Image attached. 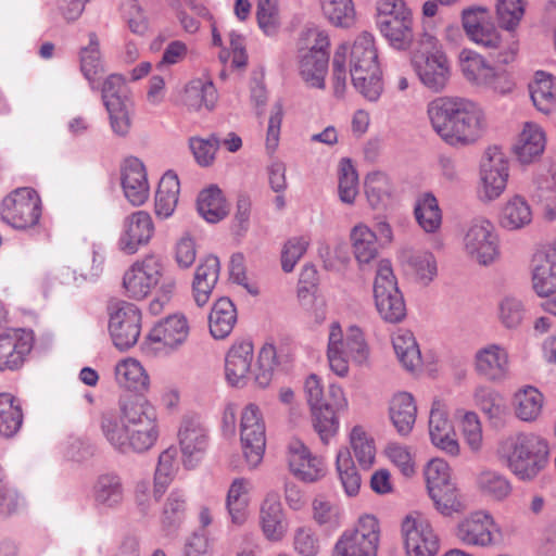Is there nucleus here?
<instances>
[{
	"instance_id": "nucleus-56",
	"label": "nucleus",
	"mask_w": 556,
	"mask_h": 556,
	"mask_svg": "<svg viewBox=\"0 0 556 556\" xmlns=\"http://www.w3.org/2000/svg\"><path fill=\"white\" fill-rule=\"evenodd\" d=\"M350 442L358 465L367 470L375 463L376 447L372 438L361 426H355L350 434Z\"/></svg>"
},
{
	"instance_id": "nucleus-19",
	"label": "nucleus",
	"mask_w": 556,
	"mask_h": 556,
	"mask_svg": "<svg viewBox=\"0 0 556 556\" xmlns=\"http://www.w3.org/2000/svg\"><path fill=\"white\" fill-rule=\"evenodd\" d=\"M178 442L185 468L192 469L203 458L207 445V430L199 417L187 415L182 418L178 429Z\"/></svg>"
},
{
	"instance_id": "nucleus-1",
	"label": "nucleus",
	"mask_w": 556,
	"mask_h": 556,
	"mask_svg": "<svg viewBox=\"0 0 556 556\" xmlns=\"http://www.w3.org/2000/svg\"><path fill=\"white\" fill-rule=\"evenodd\" d=\"M100 429L112 448L124 455L149 451L160 437L156 409L142 394L121 396L118 412L101 414Z\"/></svg>"
},
{
	"instance_id": "nucleus-26",
	"label": "nucleus",
	"mask_w": 556,
	"mask_h": 556,
	"mask_svg": "<svg viewBox=\"0 0 556 556\" xmlns=\"http://www.w3.org/2000/svg\"><path fill=\"white\" fill-rule=\"evenodd\" d=\"M122 187L125 198L134 206L142 205L149 198V184L143 163L128 157L122 167Z\"/></svg>"
},
{
	"instance_id": "nucleus-31",
	"label": "nucleus",
	"mask_w": 556,
	"mask_h": 556,
	"mask_svg": "<svg viewBox=\"0 0 556 556\" xmlns=\"http://www.w3.org/2000/svg\"><path fill=\"white\" fill-rule=\"evenodd\" d=\"M124 493L122 478L114 472L98 476L92 485V500L99 508L118 507L124 501Z\"/></svg>"
},
{
	"instance_id": "nucleus-39",
	"label": "nucleus",
	"mask_w": 556,
	"mask_h": 556,
	"mask_svg": "<svg viewBox=\"0 0 556 556\" xmlns=\"http://www.w3.org/2000/svg\"><path fill=\"white\" fill-rule=\"evenodd\" d=\"M473 396L477 406L489 418L491 425L495 428L504 427L507 406L502 395L488 387H478Z\"/></svg>"
},
{
	"instance_id": "nucleus-6",
	"label": "nucleus",
	"mask_w": 556,
	"mask_h": 556,
	"mask_svg": "<svg viewBox=\"0 0 556 556\" xmlns=\"http://www.w3.org/2000/svg\"><path fill=\"white\" fill-rule=\"evenodd\" d=\"M419 47L412 59L419 80L434 92L442 91L450 79L451 66L439 40L425 33L420 37Z\"/></svg>"
},
{
	"instance_id": "nucleus-57",
	"label": "nucleus",
	"mask_w": 556,
	"mask_h": 556,
	"mask_svg": "<svg viewBox=\"0 0 556 556\" xmlns=\"http://www.w3.org/2000/svg\"><path fill=\"white\" fill-rule=\"evenodd\" d=\"M111 130L118 137H126L131 128V117L134 113L132 100L125 102H113L104 106Z\"/></svg>"
},
{
	"instance_id": "nucleus-12",
	"label": "nucleus",
	"mask_w": 556,
	"mask_h": 556,
	"mask_svg": "<svg viewBox=\"0 0 556 556\" xmlns=\"http://www.w3.org/2000/svg\"><path fill=\"white\" fill-rule=\"evenodd\" d=\"M240 440L248 466L257 467L265 452L266 430L263 414L253 403L248 404L241 413Z\"/></svg>"
},
{
	"instance_id": "nucleus-34",
	"label": "nucleus",
	"mask_w": 556,
	"mask_h": 556,
	"mask_svg": "<svg viewBox=\"0 0 556 556\" xmlns=\"http://www.w3.org/2000/svg\"><path fill=\"white\" fill-rule=\"evenodd\" d=\"M116 383L136 394H142L148 390L149 376L141 364L134 358H126L118 362L114 370Z\"/></svg>"
},
{
	"instance_id": "nucleus-54",
	"label": "nucleus",
	"mask_w": 556,
	"mask_h": 556,
	"mask_svg": "<svg viewBox=\"0 0 556 556\" xmlns=\"http://www.w3.org/2000/svg\"><path fill=\"white\" fill-rule=\"evenodd\" d=\"M337 471L345 493L354 496L361 488V476L356 470L349 448H341L336 459Z\"/></svg>"
},
{
	"instance_id": "nucleus-13",
	"label": "nucleus",
	"mask_w": 556,
	"mask_h": 556,
	"mask_svg": "<svg viewBox=\"0 0 556 556\" xmlns=\"http://www.w3.org/2000/svg\"><path fill=\"white\" fill-rule=\"evenodd\" d=\"M109 332L114 345L121 350L134 346L141 331V312L132 303L119 301L109 307Z\"/></svg>"
},
{
	"instance_id": "nucleus-16",
	"label": "nucleus",
	"mask_w": 556,
	"mask_h": 556,
	"mask_svg": "<svg viewBox=\"0 0 556 556\" xmlns=\"http://www.w3.org/2000/svg\"><path fill=\"white\" fill-rule=\"evenodd\" d=\"M402 534L407 556H435L440 542L430 521L419 513L406 516Z\"/></svg>"
},
{
	"instance_id": "nucleus-20",
	"label": "nucleus",
	"mask_w": 556,
	"mask_h": 556,
	"mask_svg": "<svg viewBox=\"0 0 556 556\" xmlns=\"http://www.w3.org/2000/svg\"><path fill=\"white\" fill-rule=\"evenodd\" d=\"M34 345L31 330L11 329L0 334V371L20 369Z\"/></svg>"
},
{
	"instance_id": "nucleus-28",
	"label": "nucleus",
	"mask_w": 556,
	"mask_h": 556,
	"mask_svg": "<svg viewBox=\"0 0 556 556\" xmlns=\"http://www.w3.org/2000/svg\"><path fill=\"white\" fill-rule=\"evenodd\" d=\"M507 36L509 38L504 42L495 27L486 23L469 38L477 45L493 50L492 56L497 63L508 64L515 60L518 45L510 33Z\"/></svg>"
},
{
	"instance_id": "nucleus-23",
	"label": "nucleus",
	"mask_w": 556,
	"mask_h": 556,
	"mask_svg": "<svg viewBox=\"0 0 556 556\" xmlns=\"http://www.w3.org/2000/svg\"><path fill=\"white\" fill-rule=\"evenodd\" d=\"M475 369L488 381H502L509 372V356L507 350L496 343H490L479 349L475 354Z\"/></svg>"
},
{
	"instance_id": "nucleus-37",
	"label": "nucleus",
	"mask_w": 556,
	"mask_h": 556,
	"mask_svg": "<svg viewBox=\"0 0 556 556\" xmlns=\"http://www.w3.org/2000/svg\"><path fill=\"white\" fill-rule=\"evenodd\" d=\"M217 98V90L211 80L195 78L190 80L185 88L184 103L188 109L194 111L212 110Z\"/></svg>"
},
{
	"instance_id": "nucleus-3",
	"label": "nucleus",
	"mask_w": 556,
	"mask_h": 556,
	"mask_svg": "<svg viewBox=\"0 0 556 556\" xmlns=\"http://www.w3.org/2000/svg\"><path fill=\"white\" fill-rule=\"evenodd\" d=\"M433 130L451 146L473 142L481 130L483 113L471 100L440 97L427 110Z\"/></svg>"
},
{
	"instance_id": "nucleus-10",
	"label": "nucleus",
	"mask_w": 556,
	"mask_h": 556,
	"mask_svg": "<svg viewBox=\"0 0 556 556\" xmlns=\"http://www.w3.org/2000/svg\"><path fill=\"white\" fill-rule=\"evenodd\" d=\"M463 243L468 257L480 265L492 264L500 254L496 229L491 220L482 216L466 224Z\"/></svg>"
},
{
	"instance_id": "nucleus-25",
	"label": "nucleus",
	"mask_w": 556,
	"mask_h": 556,
	"mask_svg": "<svg viewBox=\"0 0 556 556\" xmlns=\"http://www.w3.org/2000/svg\"><path fill=\"white\" fill-rule=\"evenodd\" d=\"M189 334V325L184 315L175 314L159 321L149 332L148 341L154 350L175 349L182 344Z\"/></svg>"
},
{
	"instance_id": "nucleus-47",
	"label": "nucleus",
	"mask_w": 556,
	"mask_h": 556,
	"mask_svg": "<svg viewBox=\"0 0 556 556\" xmlns=\"http://www.w3.org/2000/svg\"><path fill=\"white\" fill-rule=\"evenodd\" d=\"M199 214L208 223L222 220L228 213V206L217 186H211L200 192L198 197Z\"/></svg>"
},
{
	"instance_id": "nucleus-59",
	"label": "nucleus",
	"mask_w": 556,
	"mask_h": 556,
	"mask_svg": "<svg viewBox=\"0 0 556 556\" xmlns=\"http://www.w3.org/2000/svg\"><path fill=\"white\" fill-rule=\"evenodd\" d=\"M313 515L315 521L327 530H334L342 522V509L323 496L314 500Z\"/></svg>"
},
{
	"instance_id": "nucleus-48",
	"label": "nucleus",
	"mask_w": 556,
	"mask_h": 556,
	"mask_svg": "<svg viewBox=\"0 0 556 556\" xmlns=\"http://www.w3.org/2000/svg\"><path fill=\"white\" fill-rule=\"evenodd\" d=\"M187 507L186 494L182 490L174 489L163 507L161 515L162 529L166 533H173L177 530L185 518Z\"/></svg>"
},
{
	"instance_id": "nucleus-11",
	"label": "nucleus",
	"mask_w": 556,
	"mask_h": 556,
	"mask_svg": "<svg viewBox=\"0 0 556 556\" xmlns=\"http://www.w3.org/2000/svg\"><path fill=\"white\" fill-rule=\"evenodd\" d=\"M41 216V201L31 188H18L3 199L1 218L15 229L36 226Z\"/></svg>"
},
{
	"instance_id": "nucleus-44",
	"label": "nucleus",
	"mask_w": 556,
	"mask_h": 556,
	"mask_svg": "<svg viewBox=\"0 0 556 556\" xmlns=\"http://www.w3.org/2000/svg\"><path fill=\"white\" fill-rule=\"evenodd\" d=\"M392 344L399 361L405 369L413 371L420 366V351L410 331L405 329L397 330L392 336Z\"/></svg>"
},
{
	"instance_id": "nucleus-30",
	"label": "nucleus",
	"mask_w": 556,
	"mask_h": 556,
	"mask_svg": "<svg viewBox=\"0 0 556 556\" xmlns=\"http://www.w3.org/2000/svg\"><path fill=\"white\" fill-rule=\"evenodd\" d=\"M260 519L263 533L270 541H279L285 532L286 525L280 502V495L276 491H269L262 505Z\"/></svg>"
},
{
	"instance_id": "nucleus-9",
	"label": "nucleus",
	"mask_w": 556,
	"mask_h": 556,
	"mask_svg": "<svg viewBox=\"0 0 556 556\" xmlns=\"http://www.w3.org/2000/svg\"><path fill=\"white\" fill-rule=\"evenodd\" d=\"M374 298L380 316L389 323H399L406 315L403 295L397 287L396 278L390 261L378 263L374 282Z\"/></svg>"
},
{
	"instance_id": "nucleus-42",
	"label": "nucleus",
	"mask_w": 556,
	"mask_h": 556,
	"mask_svg": "<svg viewBox=\"0 0 556 556\" xmlns=\"http://www.w3.org/2000/svg\"><path fill=\"white\" fill-rule=\"evenodd\" d=\"M532 220V211L528 202L520 195L509 199L500 213V225L507 230H518Z\"/></svg>"
},
{
	"instance_id": "nucleus-43",
	"label": "nucleus",
	"mask_w": 556,
	"mask_h": 556,
	"mask_svg": "<svg viewBox=\"0 0 556 556\" xmlns=\"http://www.w3.org/2000/svg\"><path fill=\"white\" fill-rule=\"evenodd\" d=\"M351 242L355 258L361 264H367L378 254L377 233L367 225L361 223L351 230Z\"/></svg>"
},
{
	"instance_id": "nucleus-32",
	"label": "nucleus",
	"mask_w": 556,
	"mask_h": 556,
	"mask_svg": "<svg viewBox=\"0 0 556 556\" xmlns=\"http://www.w3.org/2000/svg\"><path fill=\"white\" fill-rule=\"evenodd\" d=\"M402 263L407 275L421 286H428L438 275L434 255L429 251H405Z\"/></svg>"
},
{
	"instance_id": "nucleus-53",
	"label": "nucleus",
	"mask_w": 556,
	"mask_h": 556,
	"mask_svg": "<svg viewBox=\"0 0 556 556\" xmlns=\"http://www.w3.org/2000/svg\"><path fill=\"white\" fill-rule=\"evenodd\" d=\"M326 18L337 27L348 28L355 22V8L352 0H319Z\"/></svg>"
},
{
	"instance_id": "nucleus-17",
	"label": "nucleus",
	"mask_w": 556,
	"mask_h": 556,
	"mask_svg": "<svg viewBox=\"0 0 556 556\" xmlns=\"http://www.w3.org/2000/svg\"><path fill=\"white\" fill-rule=\"evenodd\" d=\"M508 175V160L503 150L498 147L488 148L480 165V199L482 201L497 199L506 188Z\"/></svg>"
},
{
	"instance_id": "nucleus-14",
	"label": "nucleus",
	"mask_w": 556,
	"mask_h": 556,
	"mask_svg": "<svg viewBox=\"0 0 556 556\" xmlns=\"http://www.w3.org/2000/svg\"><path fill=\"white\" fill-rule=\"evenodd\" d=\"M456 539L466 546L490 547L502 536L494 518L484 510H478L460 519L455 528Z\"/></svg>"
},
{
	"instance_id": "nucleus-8",
	"label": "nucleus",
	"mask_w": 556,
	"mask_h": 556,
	"mask_svg": "<svg viewBox=\"0 0 556 556\" xmlns=\"http://www.w3.org/2000/svg\"><path fill=\"white\" fill-rule=\"evenodd\" d=\"M305 37L309 47L300 51V76L308 87L324 89L329 67V37L319 29H308Z\"/></svg>"
},
{
	"instance_id": "nucleus-33",
	"label": "nucleus",
	"mask_w": 556,
	"mask_h": 556,
	"mask_svg": "<svg viewBox=\"0 0 556 556\" xmlns=\"http://www.w3.org/2000/svg\"><path fill=\"white\" fill-rule=\"evenodd\" d=\"M545 148V135L542 128L533 123H526L516 143L514 152L517 159L523 163H531L540 156Z\"/></svg>"
},
{
	"instance_id": "nucleus-35",
	"label": "nucleus",
	"mask_w": 556,
	"mask_h": 556,
	"mask_svg": "<svg viewBox=\"0 0 556 556\" xmlns=\"http://www.w3.org/2000/svg\"><path fill=\"white\" fill-rule=\"evenodd\" d=\"M237 323V309L228 298L218 299L208 315L210 332L215 339L227 338Z\"/></svg>"
},
{
	"instance_id": "nucleus-55",
	"label": "nucleus",
	"mask_w": 556,
	"mask_h": 556,
	"mask_svg": "<svg viewBox=\"0 0 556 556\" xmlns=\"http://www.w3.org/2000/svg\"><path fill=\"white\" fill-rule=\"evenodd\" d=\"M516 415L522 421H533L541 414L543 406L542 393L533 388L528 387L515 395Z\"/></svg>"
},
{
	"instance_id": "nucleus-15",
	"label": "nucleus",
	"mask_w": 556,
	"mask_h": 556,
	"mask_svg": "<svg viewBox=\"0 0 556 556\" xmlns=\"http://www.w3.org/2000/svg\"><path fill=\"white\" fill-rule=\"evenodd\" d=\"M304 391L311 406L314 429L320 441L328 444L338 432L339 421L330 409L320 379L316 375H311L305 381Z\"/></svg>"
},
{
	"instance_id": "nucleus-7",
	"label": "nucleus",
	"mask_w": 556,
	"mask_h": 556,
	"mask_svg": "<svg viewBox=\"0 0 556 556\" xmlns=\"http://www.w3.org/2000/svg\"><path fill=\"white\" fill-rule=\"evenodd\" d=\"M377 27L389 43L406 50L413 42V16L404 0L377 1Z\"/></svg>"
},
{
	"instance_id": "nucleus-63",
	"label": "nucleus",
	"mask_w": 556,
	"mask_h": 556,
	"mask_svg": "<svg viewBox=\"0 0 556 556\" xmlns=\"http://www.w3.org/2000/svg\"><path fill=\"white\" fill-rule=\"evenodd\" d=\"M309 243L311 239L307 236H295L286 241L281 250V267L285 273H291L294 269Z\"/></svg>"
},
{
	"instance_id": "nucleus-29",
	"label": "nucleus",
	"mask_w": 556,
	"mask_h": 556,
	"mask_svg": "<svg viewBox=\"0 0 556 556\" xmlns=\"http://www.w3.org/2000/svg\"><path fill=\"white\" fill-rule=\"evenodd\" d=\"M253 358V344L250 341L235 343L225 359V375L233 387L245 384Z\"/></svg>"
},
{
	"instance_id": "nucleus-38",
	"label": "nucleus",
	"mask_w": 556,
	"mask_h": 556,
	"mask_svg": "<svg viewBox=\"0 0 556 556\" xmlns=\"http://www.w3.org/2000/svg\"><path fill=\"white\" fill-rule=\"evenodd\" d=\"M180 191L178 176L173 172H166L160 179L155 194V213L162 218H167L174 213Z\"/></svg>"
},
{
	"instance_id": "nucleus-46",
	"label": "nucleus",
	"mask_w": 556,
	"mask_h": 556,
	"mask_svg": "<svg viewBox=\"0 0 556 556\" xmlns=\"http://www.w3.org/2000/svg\"><path fill=\"white\" fill-rule=\"evenodd\" d=\"M414 214L418 225L428 233L435 232L441 226L442 213L437 198L430 192L418 197Z\"/></svg>"
},
{
	"instance_id": "nucleus-60",
	"label": "nucleus",
	"mask_w": 556,
	"mask_h": 556,
	"mask_svg": "<svg viewBox=\"0 0 556 556\" xmlns=\"http://www.w3.org/2000/svg\"><path fill=\"white\" fill-rule=\"evenodd\" d=\"M365 193L371 207H379L391 193L388 176L382 172H372L366 176Z\"/></svg>"
},
{
	"instance_id": "nucleus-5",
	"label": "nucleus",
	"mask_w": 556,
	"mask_h": 556,
	"mask_svg": "<svg viewBox=\"0 0 556 556\" xmlns=\"http://www.w3.org/2000/svg\"><path fill=\"white\" fill-rule=\"evenodd\" d=\"M369 349L363 331L357 326H350L343 332L341 325L333 321L329 327L327 358L330 369L339 377L349 374V362L363 364L367 361Z\"/></svg>"
},
{
	"instance_id": "nucleus-62",
	"label": "nucleus",
	"mask_w": 556,
	"mask_h": 556,
	"mask_svg": "<svg viewBox=\"0 0 556 556\" xmlns=\"http://www.w3.org/2000/svg\"><path fill=\"white\" fill-rule=\"evenodd\" d=\"M358 193V176L350 160L340 162L339 197L346 204H352Z\"/></svg>"
},
{
	"instance_id": "nucleus-22",
	"label": "nucleus",
	"mask_w": 556,
	"mask_h": 556,
	"mask_svg": "<svg viewBox=\"0 0 556 556\" xmlns=\"http://www.w3.org/2000/svg\"><path fill=\"white\" fill-rule=\"evenodd\" d=\"M154 232L152 217L144 211H137L125 218L118 239V248L125 254H135L148 244Z\"/></svg>"
},
{
	"instance_id": "nucleus-41",
	"label": "nucleus",
	"mask_w": 556,
	"mask_h": 556,
	"mask_svg": "<svg viewBox=\"0 0 556 556\" xmlns=\"http://www.w3.org/2000/svg\"><path fill=\"white\" fill-rule=\"evenodd\" d=\"M24 414L20 402L10 393H0V435L15 437L22 428Z\"/></svg>"
},
{
	"instance_id": "nucleus-51",
	"label": "nucleus",
	"mask_w": 556,
	"mask_h": 556,
	"mask_svg": "<svg viewBox=\"0 0 556 556\" xmlns=\"http://www.w3.org/2000/svg\"><path fill=\"white\" fill-rule=\"evenodd\" d=\"M80 70L89 81L92 90L98 89L97 76L103 72V63L100 56L99 41L96 34L89 35V45L80 51Z\"/></svg>"
},
{
	"instance_id": "nucleus-52",
	"label": "nucleus",
	"mask_w": 556,
	"mask_h": 556,
	"mask_svg": "<svg viewBox=\"0 0 556 556\" xmlns=\"http://www.w3.org/2000/svg\"><path fill=\"white\" fill-rule=\"evenodd\" d=\"M173 7L182 29L188 34L197 33L200 28L199 17L208 15L207 9L200 0H173Z\"/></svg>"
},
{
	"instance_id": "nucleus-58",
	"label": "nucleus",
	"mask_w": 556,
	"mask_h": 556,
	"mask_svg": "<svg viewBox=\"0 0 556 556\" xmlns=\"http://www.w3.org/2000/svg\"><path fill=\"white\" fill-rule=\"evenodd\" d=\"M552 76L545 72H536L534 79L529 84L530 97L533 104L542 112H549L555 96L552 91Z\"/></svg>"
},
{
	"instance_id": "nucleus-49",
	"label": "nucleus",
	"mask_w": 556,
	"mask_h": 556,
	"mask_svg": "<svg viewBox=\"0 0 556 556\" xmlns=\"http://www.w3.org/2000/svg\"><path fill=\"white\" fill-rule=\"evenodd\" d=\"M491 66L482 55L471 50L460 53V70L464 77L472 85L482 88L491 75Z\"/></svg>"
},
{
	"instance_id": "nucleus-64",
	"label": "nucleus",
	"mask_w": 556,
	"mask_h": 556,
	"mask_svg": "<svg viewBox=\"0 0 556 556\" xmlns=\"http://www.w3.org/2000/svg\"><path fill=\"white\" fill-rule=\"evenodd\" d=\"M276 366V349L273 344L267 343L261 349L258 353L257 364L254 370L255 382L261 388H265L270 383Z\"/></svg>"
},
{
	"instance_id": "nucleus-24",
	"label": "nucleus",
	"mask_w": 556,
	"mask_h": 556,
	"mask_svg": "<svg viewBox=\"0 0 556 556\" xmlns=\"http://www.w3.org/2000/svg\"><path fill=\"white\" fill-rule=\"evenodd\" d=\"M429 434L434 446L448 455H458L459 445L455 439L454 428L448 419L446 406L440 400L432 403L429 416Z\"/></svg>"
},
{
	"instance_id": "nucleus-36",
	"label": "nucleus",
	"mask_w": 556,
	"mask_h": 556,
	"mask_svg": "<svg viewBox=\"0 0 556 556\" xmlns=\"http://www.w3.org/2000/svg\"><path fill=\"white\" fill-rule=\"evenodd\" d=\"M417 407L410 393L401 392L390 404V418L401 435H407L416 421Z\"/></svg>"
},
{
	"instance_id": "nucleus-21",
	"label": "nucleus",
	"mask_w": 556,
	"mask_h": 556,
	"mask_svg": "<svg viewBox=\"0 0 556 556\" xmlns=\"http://www.w3.org/2000/svg\"><path fill=\"white\" fill-rule=\"evenodd\" d=\"M288 464L293 476L306 483L318 481L327 471L324 459L312 454L309 448L298 439L291 440L288 445Z\"/></svg>"
},
{
	"instance_id": "nucleus-50",
	"label": "nucleus",
	"mask_w": 556,
	"mask_h": 556,
	"mask_svg": "<svg viewBox=\"0 0 556 556\" xmlns=\"http://www.w3.org/2000/svg\"><path fill=\"white\" fill-rule=\"evenodd\" d=\"M177 452L174 447L163 451L159 456L154 473L153 496L159 501L167 490L177 471Z\"/></svg>"
},
{
	"instance_id": "nucleus-61",
	"label": "nucleus",
	"mask_w": 556,
	"mask_h": 556,
	"mask_svg": "<svg viewBox=\"0 0 556 556\" xmlns=\"http://www.w3.org/2000/svg\"><path fill=\"white\" fill-rule=\"evenodd\" d=\"M378 547L344 531L334 545L336 556H376Z\"/></svg>"
},
{
	"instance_id": "nucleus-4",
	"label": "nucleus",
	"mask_w": 556,
	"mask_h": 556,
	"mask_svg": "<svg viewBox=\"0 0 556 556\" xmlns=\"http://www.w3.org/2000/svg\"><path fill=\"white\" fill-rule=\"evenodd\" d=\"M497 456L520 481L534 480L548 463L547 442L538 434L519 432L498 442Z\"/></svg>"
},
{
	"instance_id": "nucleus-27",
	"label": "nucleus",
	"mask_w": 556,
	"mask_h": 556,
	"mask_svg": "<svg viewBox=\"0 0 556 556\" xmlns=\"http://www.w3.org/2000/svg\"><path fill=\"white\" fill-rule=\"evenodd\" d=\"M532 283L540 296L556 292V239L545 252L534 255Z\"/></svg>"
},
{
	"instance_id": "nucleus-40",
	"label": "nucleus",
	"mask_w": 556,
	"mask_h": 556,
	"mask_svg": "<svg viewBox=\"0 0 556 556\" xmlns=\"http://www.w3.org/2000/svg\"><path fill=\"white\" fill-rule=\"evenodd\" d=\"M250 488V481L244 478H237L230 484L226 507L233 525L241 526L247 520Z\"/></svg>"
},
{
	"instance_id": "nucleus-45",
	"label": "nucleus",
	"mask_w": 556,
	"mask_h": 556,
	"mask_svg": "<svg viewBox=\"0 0 556 556\" xmlns=\"http://www.w3.org/2000/svg\"><path fill=\"white\" fill-rule=\"evenodd\" d=\"M478 490L484 495L495 501L507 498L513 490L508 478L497 470L483 469L476 478Z\"/></svg>"
},
{
	"instance_id": "nucleus-18",
	"label": "nucleus",
	"mask_w": 556,
	"mask_h": 556,
	"mask_svg": "<svg viewBox=\"0 0 556 556\" xmlns=\"http://www.w3.org/2000/svg\"><path fill=\"white\" fill-rule=\"evenodd\" d=\"M163 271L162 261L156 255H147L135 262L123 277V286L129 298L141 300L159 283Z\"/></svg>"
},
{
	"instance_id": "nucleus-2",
	"label": "nucleus",
	"mask_w": 556,
	"mask_h": 556,
	"mask_svg": "<svg viewBox=\"0 0 556 556\" xmlns=\"http://www.w3.org/2000/svg\"><path fill=\"white\" fill-rule=\"evenodd\" d=\"M350 54V76L354 88L369 101H377L382 91L378 52L374 36L361 34L350 47L340 45L332 59V79L336 97H342L346 86V56Z\"/></svg>"
}]
</instances>
